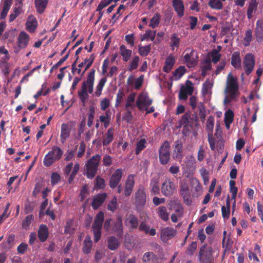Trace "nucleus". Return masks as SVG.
<instances>
[{
    "label": "nucleus",
    "instance_id": "nucleus-1",
    "mask_svg": "<svg viewBox=\"0 0 263 263\" xmlns=\"http://www.w3.org/2000/svg\"><path fill=\"white\" fill-rule=\"evenodd\" d=\"M238 89L237 78L234 77L232 73H229L227 76L224 90L225 93L227 95L223 100L225 105L229 104L236 99L239 95Z\"/></svg>",
    "mask_w": 263,
    "mask_h": 263
},
{
    "label": "nucleus",
    "instance_id": "nucleus-2",
    "mask_svg": "<svg viewBox=\"0 0 263 263\" xmlns=\"http://www.w3.org/2000/svg\"><path fill=\"white\" fill-rule=\"evenodd\" d=\"M95 71V69L91 70L87 77V80L82 82L81 89L78 92V95L83 106L85 105L88 99L89 93L91 94L93 92Z\"/></svg>",
    "mask_w": 263,
    "mask_h": 263
},
{
    "label": "nucleus",
    "instance_id": "nucleus-3",
    "mask_svg": "<svg viewBox=\"0 0 263 263\" xmlns=\"http://www.w3.org/2000/svg\"><path fill=\"white\" fill-rule=\"evenodd\" d=\"M101 159V156L96 154L88 159L85 163L86 175L88 178L92 179L96 175L99 164Z\"/></svg>",
    "mask_w": 263,
    "mask_h": 263
},
{
    "label": "nucleus",
    "instance_id": "nucleus-4",
    "mask_svg": "<svg viewBox=\"0 0 263 263\" xmlns=\"http://www.w3.org/2000/svg\"><path fill=\"white\" fill-rule=\"evenodd\" d=\"M213 248L204 243L201 246L199 250L198 261L199 263H215Z\"/></svg>",
    "mask_w": 263,
    "mask_h": 263
},
{
    "label": "nucleus",
    "instance_id": "nucleus-5",
    "mask_svg": "<svg viewBox=\"0 0 263 263\" xmlns=\"http://www.w3.org/2000/svg\"><path fill=\"white\" fill-rule=\"evenodd\" d=\"M63 154V152L60 147L56 146L52 147L44 158V165L46 167L50 166L55 161L59 160Z\"/></svg>",
    "mask_w": 263,
    "mask_h": 263
},
{
    "label": "nucleus",
    "instance_id": "nucleus-6",
    "mask_svg": "<svg viewBox=\"0 0 263 263\" xmlns=\"http://www.w3.org/2000/svg\"><path fill=\"white\" fill-rule=\"evenodd\" d=\"M146 202V194L143 186H140L135 194V204L137 210H142Z\"/></svg>",
    "mask_w": 263,
    "mask_h": 263
},
{
    "label": "nucleus",
    "instance_id": "nucleus-7",
    "mask_svg": "<svg viewBox=\"0 0 263 263\" xmlns=\"http://www.w3.org/2000/svg\"><path fill=\"white\" fill-rule=\"evenodd\" d=\"M170 144L165 141L161 146L159 152V161L161 164H166L170 159Z\"/></svg>",
    "mask_w": 263,
    "mask_h": 263
},
{
    "label": "nucleus",
    "instance_id": "nucleus-8",
    "mask_svg": "<svg viewBox=\"0 0 263 263\" xmlns=\"http://www.w3.org/2000/svg\"><path fill=\"white\" fill-rule=\"evenodd\" d=\"M198 59L199 57L197 52L192 48L189 53H187L183 57V62L187 67L193 68L197 65Z\"/></svg>",
    "mask_w": 263,
    "mask_h": 263
},
{
    "label": "nucleus",
    "instance_id": "nucleus-9",
    "mask_svg": "<svg viewBox=\"0 0 263 263\" xmlns=\"http://www.w3.org/2000/svg\"><path fill=\"white\" fill-rule=\"evenodd\" d=\"M153 103V100L150 99L147 93H140L136 100V106L140 111L144 110L145 107H148Z\"/></svg>",
    "mask_w": 263,
    "mask_h": 263
},
{
    "label": "nucleus",
    "instance_id": "nucleus-10",
    "mask_svg": "<svg viewBox=\"0 0 263 263\" xmlns=\"http://www.w3.org/2000/svg\"><path fill=\"white\" fill-rule=\"evenodd\" d=\"M255 58L253 54L247 53L243 60V69L246 74L249 76L253 71L255 66Z\"/></svg>",
    "mask_w": 263,
    "mask_h": 263
},
{
    "label": "nucleus",
    "instance_id": "nucleus-11",
    "mask_svg": "<svg viewBox=\"0 0 263 263\" xmlns=\"http://www.w3.org/2000/svg\"><path fill=\"white\" fill-rule=\"evenodd\" d=\"M193 83L190 80H187L185 86H182L179 93L178 98L180 100H186L188 96H191L194 91Z\"/></svg>",
    "mask_w": 263,
    "mask_h": 263
},
{
    "label": "nucleus",
    "instance_id": "nucleus-12",
    "mask_svg": "<svg viewBox=\"0 0 263 263\" xmlns=\"http://www.w3.org/2000/svg\"><path fill=\"white\" fill-rule=\"evenodd\" d=\"M123 175V171L122 168H118L111 175L109 180V186L112 189L117 187L121 182Z\"/></svg>",
    "mask_w": 263,
    "mask_h": 263
},
{
    "label": "nucleus",
    "instance_id": "nucleus-13",
    "mask_svg": "<svg viewBox=\"0 0 263 263\" xmlns=\"http://www.w3.org/2000/svg\"><path fill=\"white\" fill-rule=\"evenodd\" d=\"M177 234V231L171 227H165L161 229L160 239L164 243H167L168 240L174 238Z\"/></svg>",
    "mask_w": 263,
    "mask_h": 263
},
{
    "label": "nucleus",
    "instance_id": "nucleus-14",
    "mask_svg": "<svg viewBox=\"0 0 263 263\" xmlns=\"http://www.w3.org/2000/svg\"><path fill=\"white\" fill-rule=\"evenodd\" d=\"M191 111L186 112L181 117L179 124L180 126L183 127V132L185 130L189 131L192 128L193 124V119L191 118Z\"/></svg>",
    "mask_w": 263,
    "mask_h": 263
},
{
    "label": "nucleus",
    "instance_id": "nucleus-15",
    "mask_svg": "<svg viewBox=\"0 0 263 263\" xmlns=\"http://www.w3.org/2000/svg\"><path fill=\"white\" fill-rule=\"evenodd\" d=\"M175 183L170 179L166 180L163 183L161 187L162 193L165 196H171L175 190Z\"/></svg>",
    "mask_w": 263,
    "mask_h": 263
},
{
    "label": "nucleus",
    "instance_id": "nucleus-16",
    "mask_svg": "<svg viewBox=\"0 0 263 263\" xmlns=\"http://www.w3.org/2000/svg\"><path fill=\"white\" fill-rule=\"evenodd\" d=\"M111 233L115 234L118 237H122L123 235V227L122 218L119 216L116 221L114 222L111 228Z\"/></svg>",
    "mask_w": 263,
    "mask_h": 263
},
{
    "label": "nucleus",
    "instance_id": "nucleus-17",
    "mask_svg": "<svg viewBox=\"0 0 263 263\" xmlns=\"http://www.w3.org/2000/svg\"><path fill=\"white\" fill-rule=\"evenodd\" d=\"M135 176L133 174L129 175L126 180L124 194L126 197H129L132 193L135 185Z\"/></svg>",
    "mask_w": 263,
    "mask_h": 263
},
{
    "label": "nucleus",
    "instance_id": "nucleus-18",
    "mask_svg": "<svg viewBox=\"0 0 263 263\" xmlns=\"http://www.w3.org/2000/svg\"><path fill=\"white\" fill-rule=\"evenodd\" d=\"M107 197V194L106 193H103L102 194H99L95 196L91 203V206L93 210L98 209L105 201Z\"/></svg>",
    "mask_w": 263,
    "mask_h": 263
},
{
    "label": "nucleus",
    "instance_id": "nucleus-19",
    "mask_svg": "<svg viewBox=\"0 0 263 263\" xmlns=\"http://www.w3.org/2000/svg\"><path fill=\"white\" fill-rule=\"evenodd\" d=\"M12 11L9 15V21L12 22L23 12V4L15 3L13 7Z\"/></svg>",
    "mask_w": 263,
    "mask_h": 263
},
{
    "label": "nucleus",
    "instance_id": "nucleus-20",
    "mask_svg": "<svg viewBox=\"0 0 263 263\" xmlns=\"http://www.w3.org/2000/svg\"><path fill=\"white\" fill-rule=\"evenodd\" d=\"M38 238L41 242H44L49 237V231L48 227L44 224L40 226L37 231Z\"/></svg>",
    "mask_w": 263,
    "mask_h": 263
},
{
    "label": "nucleus",
    "instance_id": "nucleus-21",
    "mask_svg": "<svg viewBox=\"0 0 263 263\" xmlns=\"http://www.w3.org/2000/svg\"><path fill=\"white\" fill-rule=\"evenodd\" d=\"M142 260L143 263H149L150 261L152 263H161L158 261L157 255L153 252H145L142 256Z\"/></svg>",
    "mask_w": 263,
    "mask_h": 263
},
{
    "label": "nucleus",
    "instance_id": "nucleus-22",
    "mask_svg": "<svg viewBox=\"0 0 263 263\" xmlns=\"http://www.w3.org/2000/svg\"><path fill=\"white\" fill-rule=\"evenodd\" d=\"M172 6L179 17L184 15V7L182 0H173Z\"/></svg>",
    "mask_w": 263,
    "mask_h": 263
},
{
    "label": "nucleus",
    "instance_id": "nucleus-23",
    "mask_svg": "<svg viewBox=\"0 0 263 263\" xmlns=\"http://www.w3.org/2000/svg\"><path fill=\"white\" fill-rule=\"evenodd\" d=\"M71 129V127L67 124H62L60 139L62 143H64L66 139L69 137Z\"/></svg>",
    "mask_w": 263,
    "mask_h": 263
},
{
    "label": "nucleus",
    "instance_id": "nucleus-24",
    "mask_svg": "<svg viewBox=\"0 0 263 263\" xmlns=\"http://www.w3.org/2000/svg\"><path fill=\"white\" fill-rule=\"evenodd\" d=\"M125 223L127 226L129 227L130 229H137L139 225L138 218L135 215L130 214L126 218Z\"/></svg>",
    "mask_w": 263,
    "mask_h": 263
},
{
    "label": "nucleus",
    "instance_id": "nucleus-25",
    "mask_svg": "<svg viewBox=\"0 0 263 263\" xmlns=\"http://www.w3.org/2000/svg\"><path fill=\"white\" fill-rule=\"evenodd\" d=\"M139 231L143 232L146 234L150 236H154L156 235V229L154 228L150 229V227L146 223L145 221H142L138 227Z\"/></svg>",
    "mask_w": 263,
    "mask_h": 263
},
{
    "label": "nucleus",
    "instance_id": "nucleus-26",
    "mask_svg": "<svg viewBox=\"0 0 263 263\" xmlns=\"http://www.w3.org/2000/svg\"><path fill=\"white\" fill-rule=\"evenodd\" d=\"M104 220V215L103 212H99L95 218L92 224V229H102L103 223Z\"/></svg>",
    "mask_w": 263,
    "mask_h": 263
},
{
    "label": "nucleus",
    "instance_id": "nucleus-27",
    "mask_svg": "<svg viewBox=\"0 0 263 263\" xmlns=\"http://www.w3.org/2000/svg\"><path fill=\"white\" fill-rule=\"evenodd\" d=\"M29 35L24 31H21L18 37V46L20 48H25L28 44Z\"/></svg>",
    "mask_w": 263,
    "mask_h": 263
},
{
    "label": "nucleus",
    "instance_id": "nucleus-28",
    "mask_svg": "<svg viewBox=\"0 0 263 263\" xmlns=\"http://www.w3.org/2000/svg\"><path fill=\"white\" fill-rule=\"evenodd\" d=\"M175 63V59L173 55L170 54L166 59L163 71L168 73L171 71Z\"/></svg>",
    "mask_w": 263,
    "mask_h": 263
},
{
    "label": "nucleus",
    "instance_id": "nucleus-29",
    "mask_svg": "<svg viewBox=\"0 0 263 263\" xmlns=\"http://www.w3.org/2000/svg\"><path fill=\"white\" fill-rule=\"evenodd\" d=\"M231 65L236 69H240L241 68V61L239 52L235 51L232 54Z\"/></svg>",
    "mask_w": 263,
    "mask_h": 263
},
{
    "label": "nucleus",
    "instance_id": "nucleus-30",
    "mask_svg": "<svg viewBox=\"0 0 263 263\" xmlns=\"http://www.w3.org/2000/svg\"><path fill=\"white\" fill-rule=\"evenodd\" d=\"M37 25V22L33 16H30L26 23V29L30 33L33 32Z\"/></svg>",
    "mask_w": 263,
    "mask_h": 263
},
{
    "label": "nucleus",
    "instance_id": "nucleus-31",
    "mask_svg": "<svg viewBox=\"0 0 263 263\" xmlns=\"http://www.w3.org/2000/svg\"><path fill=\"white\" fill-rule=\"evenodd\" d=\"M114 129L112 127L109 128L105 134V136L102 141L103 146H107L110 144L114 139Z\"/></svg>",
    "mask_w": 263,
    "mask_h": 263
},
{
    "label": "nucleus",
    "instance_id": "nucleus-32",
    "mask_svg": "<svg viewBox=\"0 0 263 263\" xmlns=\"http://www.w3.org/2000/svg\"><path fill=\"white\" fill-rule=\"evenodd\" d=\"M83 243L82 250L84 253L86 254L90 253L92 247V241L89 235H87L85 237Z\"/></svg>",
    "mask_w": 263,
    "mask_h": 263
},
{
    "label": "nucleus",
    "instance_id": "nucleus-33",
    "mask_svg": "<svg viewBox=\"0 0 263 263\" xmlns=\"http://www.w3.org/2000/svg\"><path fill=\"white\" fill-rule=\"evenodd\" d=\"M48 0H35L34 4L37 12L42 14L47 7Z\"/></svg>",
    "mask_w": 263,
    "mask_h": 263
},
{
    "label": "nucleus",
    "instance_id": "nucleus-34",
    "mask_svg": "<svg viewBox=\"0 0 263 263\" xmlns=\"http://www.w3.org/2000/svg\"><path fill=\"white\" fill-rule=\"evenodd\" d=\"M108 248L111 251L117 249L120 246L119 240L114 236L109 237L107 240Z\"/></svg>",
    "mask_w": 263,
    "mask_h": 263
},
{
    "label": "nucleus",
    "instance_id": "nucleus-35",
    "mask_svg": "<svg viewBox=\"0 0 263 263\" xmlns=\"http://www.w3.org/2000/svg\"><path fill=\"white\" fill-rule=\"evenodd\" d=\"M120 51L123 61L127 62L132 56V51L130 49H127L124 45H122L120 46Z\"/></svg>",
    "mask_w": 263,
    "mask_h": 263
},
{
    "label": "nucleus",
    "instance_id": "nucleus-36",
    "mask_svg": "<svg viewBox=\"0 0 263 263\" xmlns=\"http://www.w3.org/2000/svg\"><path fill=\"white\" fill-rule=\"evenodd\" d=\"M150 186L151 187V192L154 195H158L160 192L159 186V179L157 177H153L151 180Z\"/></svg>",
    "mask_w": 263,
    "mask_h": 263
},
{
    "label": "nucleus",
    "instance_id": "nucleus-37",
    "mask_svg": "<svg viewBox=\"0 0 263 263\" xmlns=\"http://www.w3.org/2000/svg\"><path fill=\"white\" fill-rule=\"evenodd\" d=\"M182 152V144L181 142L179 140L175 141L173 157L176 158H181Z\"/></svg>",
    "mask_w": 263,
    "mask_h": 263
},
{
    "label": "nucleus",
    "instance_id": "nucleus-38",
    "mask_svg": "<svg viewBox=\"0 0 263 263\" xmlns=\"http://www.w3.org/2000/svg\"><path fill=\"white\" fill-rule=\"evenodd\" d=\"M186 72V69L184 66H180L173 73L174 80H179Z\"/></svg>",
    "mask_w": 263,
    "mask_h": 263
},
{
    "label": "nucleus",
    "instance_id": "nucleus-39",
    "mask_svg": "<svg viewBox=\"0 0 263 263\" xmlns=\"http://www.w3.org/2000/svg\"><path fill=\"white\" fill-rule=\"evenodd\" d=\"M157 213L159 217L164 221H166L168 220L169 214L165 206H159L157 210Z\"/></svg>",
    "mask_w": 263,
    "mask_h": 263
},
{
    "label": "nucleus",
    "instance_id": "nucleus-40",
    "mask_svg": "<svg viewBox=\"0 0 263 263\" xmlns=\"http://www.w3.org/2000/svg\"><path fill=\"white\" fill-rule=\"evenodd\" d=\"M107 81V79L106 77L102 78L99 81L98 84L97 85L96 91L93 94V96H96L99 97L101 96L102 93V91L104 86L106 82Z\"/></svg>",
    "mask_w": 263,
    "mask_h": 263
},
{
    "label": "nucleus",
    "instance_id": "nucleus-41",
    "mask_svg": "<svg viewBox=\"0 0 263 263\" xmlns=\"http://www.w3.org/2000/svg\"><path fill=\"white\" fill-rule=\"evenodd\" d=\"M171 42L170 45L173 50H174L175 48H178L179 46L180 42V38L178 36L177 33H173L171 36Z\"/></svg>",
    "mask_w": 263,
    "mask_h": 263
},
{
    "label": "nucleus",
    "instance_id": "nucleus-42",
    "mask_svg": "<svg viewBox=\"0 0 263 263\" xmlns=\"http://www.w3.org/2000/svg\"><path fill=\"white\" fill-rule=\"evenodd\" d=\"M180 193L182 197H186L188 195H191L188 184L186 182L181 181L180 182Z\"/></svg>",
    "mask_w": 263,
    "mask_h": 263
},
{
    "label": "nucleus",
    "instance_id": "nucleus-43",
    "mask_svg": "<svg viewBox=\"0 0 263 263\" xmlns=\"http://www.w3.org/2000/svg\"><path fill=\"white\" fill-rule=\"evenodd\" d=\"M234 112L229 109L224 114V122L227 128L229 127V124L232 123L234 119Z\"/></svg>",
    "mask_w": 263,
    "mask_h": 263
},
{
    "label": "nucleus",
    "instance_id": "nucleus-44",
    "mask_svg": "<svg viewBox=\"0 0 263 263\" xmlns=\"http://www.w3.org/2000/svg\"><path fill=\"white\" fill-rule=\"evenodd\" d=\"M33 220L34 216L32 214L27 216L22 222V228L25 230H28Z\"/></svg>",
    "mask_w": 263,
    "mask_h": 263
},
{
    "label": "nucleus",
    "instance_id": "nucleus-45",
    "mask_svg": "<svg viewBox=\"0 0 263 263\" xmlns=\"http://www.w3.org/2000/svg\"><path fill=\"white\" fill-rule=\"evenodd\" d=\"M95 114V108L93 106H90L88 113L87 126L90 127L93 122Z\"/></svg>",
    "mask_w": 263,
    "mask_h": 263
},
{
    "label": "nucleus",
    "instance_id": "nucleus-46",
    "mask_svg": "<svg viewBox=\"0 0 263 263\" xmlns=\"http://www.w3.org/2000/svg\"><path fill=\"white\" fill-rule=\"evenodd\" d=\"M160 19V15L158 13H155L153 17L151 19L149 26L152 28H155L159 25Z\"/></svg>",
    "mask_w": 263,
    "mask_h": 263
},
{
    "label": "nucleus",
    "instance_id": "nucleus-47",
    "mask_svg": "<svg viewBox=\"0 0 263 263\" xmlns=\"http://www.w3.org/2000/svg\"><path fill=\"white\" fill-rule=\"evenodd\" d=\"M146 141L145 139H142L136 144L135 153L139 155L140 153L146 147Z\"/></svg>",
    "mask_w": 263,
    "mask_h": 263
},
{
    "label": "nucleus",
    "instance_id": "nucleus-48",
    "mask_svg": "<svg viewBox=\"0 0 263 263\" xmlns=\"http://www.w3.org/2000/svg\"><path fill=\"white\" fill-rule=\"evenodd\" d=\"M118 207V201L117 198L116 196H114L112 199L108 202L107 209L108 211L112 212H115Z\"/></svg>",
    "mask_w": 263,
    "mask_h": 263
},
{
    "label": "nucleus",
    "instance_id": "nucleus-49",
    "mask_svg": "<svg viewBox=\"0 0 263 263\" xmlns=\"http://www.w3.org/2000/svg\"><path fill=\"white\" fill-rule=\"evenodd\" d=\"M232 26L229 23L226 22L225 24L221 27L220 35L221 36L227 35L228 36V35L230 34L232 31Z\"/></svg>",
    "mask_w": 263,
    "mask_h": 263
},
{
    "label": "nucleus",
    "instance_id": "nucleus-50",
    "mask_svg": "<svg viewBox=\"0 0 263 263\" xmlns=\"http://www.w3.org/2000/svg\"><path fill=\"white\" fill-rule=\"evenodd\" d=\"M139 53L142 57L147 56L151 51V45H148L144 46H139Z\"/></svg>",
    "mask_w": 263,
    "mask_h": 263
},
{
    "label": "nucleus",
    "instance_id": "nucleus-51",
    "mask_svg": "<svg viewBox=\"0 0 263 263\" xmlns=\"http://www.w3.org/2000/svg\"><path fill=\"white\" fill-rule=\"evenodd\" d=\"M139 61V57L137 55L135 56L129 65L127 69L128 71H132L133 70L136 69L138 66Z\"/></svg>",
    "mask_w": 263,
    "mask_h": 263
},
{
    "label": "nucleus",
    "instance_id": "nucleus-52",
    "mask_svg": "<svg viewBox=\"0 0 263 263\" xmlns=\"http://www.w3.org/2000/svg\"><path fill=\"white\" fill-rule=\"evenodd\" d=\"M209 5L211 8L215 10H220L223 7L222 3L219 0H210Z\"/></svg>",
    "mask_w": 263,
    "mask_h": 263
},
{
    "label": "nucleus",
    "instance_id": "nucleus-53",
    "mask_svg": "<svg viewBox=\"0 0 263 263\" xmlns=\"http://www.w3.org/2000/svg\"><path fill=\"white\" fill-rule=\"evenodd\" d=\"M136 94L135 93H130L127 97L126 103L125 106V109H127L129 107H132V109L134 108L133 103L135 100Z\"/></svg>",
    "mask_w": 263,
    "mask_h": 263
},
{
    "label": "nucleus",
    "instance_id": "nucleus-54",
    "mask_svg": "<svg viewBox=\"0 0 263 263\" xmlns=\"http://www.w3.org/2000/svg\"><path fill=\"white\" fill-rule=\"evenodd\" d=\"M99 121L104 124L105 128L109 126L110 124V117L108 111L105 113V115H101L99 117Z\"/></svg>",
    "mask_w": 263,
    "mask_h": 263
},
{
    "label": "nucleus",
    "instance_id": "nucleus-55",
    "mask_svg": "<svg viewBox=\"0 0 263 263\" xmlns=\"http://www.w3.org/2000/svg\"><path fill=\"white\" fill-rule=\"evenodd\" d=\"M113 159L111 156L108 154H105L103 156L102 162L103 165L105 167H109L112 164Z\"/></svg>",
    "mask_w": 263,
    "mask_h": 263
},
{
    "label": "nucleus",
    "instance_id": "nucleus-56",
    "mask_svg": "<svg viewBox=\"0 0 263 263\" xmlns=\"http://www.w3.org/2000/svg\"><path fill=\"white\" fill-rule=\"evenodd\" d=\"M257 5L256 2H251L247 10V16L249 19L252 17L253 11L256 9Z\"/></svg>",
    "mask_w": 263,
    "mask_h": 263
},
{
    "label": "nucleus",
    "instance_id": "nucleus-57",
    "mask_svg": "<svg viewBox=\"0 0 263 263\" xmlns=\"http://www.w3.org/2000/svg\"><path fill=\"white\" fill-rule=\"evenodd\" d=\"M197 248V243L196 241H193L188 247L186 253L189 255H193Z\"/></svg>",
    "mask_w": 263,
    "mask_h": 263
},
{
    "label": "nucleus",
    "instance_id": "nucleus-58",
    "mask_svg": "<svg viewBox=\"0 0 263 263\" xmlns=\"http://www.w3.org/2000/svg\"><path fill=\"white\" fill-rule=\"evenodd\" d=\"M205 65H203L201 68V74L203 77H205L207 74V71L210 70L212 68V65L210 60L205 61Z\"/></svg>",
    "mask_w": 263,
    "mask_h": 263
},
{
    "label": "nucleus",
    "instance_id": "nucleus-59",
    "mask_svg": "<svg viewBox=\"0 0 263 263\" xmlns=\"http://www.w3.org/2000/svg\"><path fill=\"white\" fill-rule=\"evenodd\" d=\"M69 52L67 53L64 57L61 58L56 64H55L50 69V72L52 73L54 69L58 68L68 58Z\"/></svg>",
    "mask_w": 263,
    "mask_h": 263
},
{
    "label": "nucleus",
    "instance_id": "nucleus-60",
    "mask_svg": "<svg viewBox=\"0 0 263 263\" xmlns=\"http://www.w3.org/2000/svg\"><path fill=\"white\" fill-rule=\"evenodd\" d=\"M263 28L262 27V23L260 21L258 20L256 22V26L255 32L257 37H261L262 34Z\"/></svg>",
    "mask_w": 263,
    "mask_h": 263
},
{
    "label": "nucleus",
    "instance_id": "nucleus-61",
    "mask_svg": "<svg viewBox=\"0 0 263 263\" xmlns=\"http://www.w3.org/2000/svg\"><path fill=\"white\" fill-rule=\"evenodd\" d=\"M95 60V55L93 54H91L89 59H85L84 60V63L86 64L85 68L82 73L83 74L85 71L91 66Z\"/></svg>",
    "mask_w": 263,
    "mask_h": 263
},
{
    "label": "nucleus",
    "instance_id": "nucleus-62",
    "mask_svg": "<svg viewBox=\"0 0 263 263\" xmlns=\"http://www.w3.org/2000/svg\"><path fill=\"white\" fill-rule=\"evenodd\" d=\"M214 118L213 116H210L208 118V119L207 120V122H206V127L207 130L209 132H212L213 127H214Z\"/></svg>",
    "mask_w": 263,
    "mask_h": 263
},
{
    "label": "nucleus",
    "instance_id": "nucleus-63",
    "mask_svg": "<svg viewBox=\"0 0 263 263\" xmlns=\"http://www.w3.org/2000/svg\"><path fill=\"white\" fill-rule=\"evenodd\" d=\"M211 57L213 63L215 64L217 63L220 58V54L219 53V51L216 49H213L211 52Z\"/></svg>",
    "mask_w": 263,
    "mask_h": 263
},
{
    "label": "nucleus",
    "instance_id": "nucleus-64",
    "mask_svg": "<svg viewBox=\"0 0 263 263\" xmlns=\"http://www.w3.org/2000/svg\"><path fill=\"white\" fill-rule=\"evenodd\" d=\"M61 180L60 174L57 172L53 173L51 176V183L52 185L57 184Z\"/></svg>",
    "mask_w": 263,
    "mask_h": 263
}]
</instances>
